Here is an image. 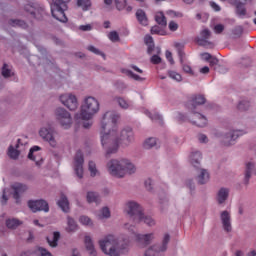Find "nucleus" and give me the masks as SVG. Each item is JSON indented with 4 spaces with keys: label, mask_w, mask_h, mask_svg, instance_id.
<instances>
[{
    "label": "nucleus",
    "mask_w": 256,
    "mask_h": 256,
    "mask_svg": "<svg viewBox=\"0 0 256 256\" xmlns=\"http://www.w3.org/2000/svg\"><path fill=\"white\" fill-rule=\"evenodd\" d=\"M125 229H128V231L132 232V238L136 239L138 243L141 245H150V243L155 239V234L154 233H149V234H137L135 232V226H131L129 224H125Z\"/></svg>",
    "instance_id": "obj_10"
},
{
    "label": "nucleus",
    "mask_w": 256,
    "mask_h": 256,
    "mask_svg": "<svg viewBox=\"0 0 256 256\" xmlns=\"http://www.w3.org/2000/svg\"><path fill=\"white\" fill-rule=\"evenodd\" d=\"M209 39H211V30L204 29L200 32V36L195 38V41L200 47L209 49V47H213V43Z\"/></svg>",
    "instance_id": "obj_15"
},
{
    "label": "nucleus",
    "mask_w": 256,
    "mask_h": 256,
    "mask_svg": "<svg viewBox=\"0 0 256 256\" xmlns=\"http://www.w3.org/2000/svg\"><path fill=\"white\" fill-rule=\"evenodd\" d=\"M168 77H170V79H173L174 81H177L178 83H180V81H183V76L175 71H168Z\"/></svg>",
    "instance_id": "obj_42"
},
{
    "label": "nucleus",
    "mask_w": 256,
    "mask_h": 256,
    "mask_svg": "<svg viewBox=\"0 0 256 256\" xmlns=\"http://www.w3.org/2000/svg\"><path fill=\"white\" fill-rule=\"evenodd\" d=\"M85 248L90 256H97V250L95 249V244L91 236H85L84 238Z\"/></svg>",
    "instance_id": "obj_26"
},
{
    "label": "nucleus",
    "mask_w": 256,
    "mask_h": 256,
    "mask_svg": "<svg viewBox=\"0 0 256 256\" xmlns=\"http://www.w3.org/2000/svg\"><path fill=\"white\" fill-rule=\"evenodd\" d=\"M79 221L82 225H87L88 227L93 226V221L91 218H89V216H81Z\"/></svg>",
    "instance_id": "obj_48"
},
{
    "label": "nucleus",
    "mask_w": 256,
    "mask_h": 256,
    "mask_svg": "<svg viewBox=\"0 0 256 256\" xmlns=\"http://www.w3.org/2000/svg\"><path fill=\"white\" fill-rule=\"evenodd\" d=\"M208 61L210 63V67H215V65H217L219 63V59H217L216 57H213V56Z\"/></svg>",
    "instance_id": "obj_64"
},
{
    "label": "nucleus",
    "mask_w": 256,
    "mask_h": 256,
    "mask_svg": "<svg viewBox=\"0 0 256 256\" xmlns=\"http://www.w3.org/2000/svg\"><path fill=\"white\" fill-rule=\"evenodd\" d=\"M205 101V96L196 95L193 96L186 104L187 109L191 112L188 119L193 125H196V127H207V117L199 112H196L197 107L200 105H205Z\"/></svg>",
    "instance_id": "obj_4"
},
{
    "label": "nucleus",
    "mask_w": 256,
    "mask_h": 256,
    "mask_svg": "<svg viewBox=\"0 0 256 256\" xmlns=\"http://www.w3.org/2000/svg\"><path fill=\"white\" fill-rule=\"evenodd\" d=\"M127 75L129 77H131L132 79H134L135 81H145V78L133 73V71H131V70L127 71Z\"/></svg>",
    "instance_id": "obj_50"
},
{
    "label": "nucleus",
    "mask_w": 256,
    "mask_h": 256,
    "mask_svg": "<svg viewBox=\"0 0 256 256\" xmlns=\"http://www.w3.org/2000/svg\"><path fill=\"white\" fill-rule=\"evenodd\" d=\"M155 21L158 25H161V27H167V18L163 12H157L155 14Z\"/></svg>",
    "instance_id": "obj_36"
},
{
    "label": "nucleus",
    "mask_w": 256,
    "mask_h": 256,
    "mask_svg": "<svg viewBox=\"0 0 256 256\" xmlns=\"http://www.w3.org/2000/svg\"><path fill=\"white\" fill-rule=\"evenodd\" d=\"M152 35H161V27L155 25L151 28Z\"/></svg>",
    "instance_id": "obj_60"
},
{
    "label": "nucleus",
    "mask_w": 256,
    "mask_h": 256,
    "mask_svg": "<svg viewBox=\"0 0 256 256\" xmlns=\"http://www.w3.org/2000/svg\"><path fill=\"white\" fill-rule=\"evenodd\" d=\"M93 29V26L91 24L86 25H80L79 30L80 31H91Z\"/></svg>",
    "instance_id": "obj_61"
},
{
    "label": "nucleus",
    "mask_w": 256,
    "mask_h": 256,
    "mask_svg": "<svg viewBox=\"0 0 256 256\" xmlns=\"http://www.w3.org/2000/svg\"><path fill=\"white\" fill-rule=\"evenodd\" d=\"M222 31H225V26L223 24H217L214 26V32L219 35Z\"/></svg>",
    "instance_id": "obj_56"
},
{
    "label": "nucleus",
    "mask_w": 256,
    "mask_h": 256,
    "mask_svg": "<svg viewBox=\"0 0 256 256\" xmlns=\"http://www.w3.org/2000/svg\"><path fill=\"white\" fill-rule=\"evenodd\" d=\"M88 169L90 171L91 177H96V175L99 173V171H97V165L93 161L89 162Z\"/></svg>",
    "instance_id": "obj_44"
},
{
    "label": "nucleus",
    "mask_w": 256,
    "mask_h": 256,
    "mask_svg": "<svg viewBox=\"0 0 256 256\" xmlns=\"http://www.w3.org/2000/svg\"><path fill=\"white\" fill-rule=\"evenodd\" d=\"M117 121H119V114L108 111L103 115L101 123V143L103 149L106 150V157H111L119 151V143L121 145H131L135 141V133L133 128L126 127L117 136Z\"/></svg>",
    "instance_id": "obj_1"
},
{
    "label": "nucleus",
    "mask_w": 256,
    "mask_h": 256,
    "mask_svg": "<svg viewBox=\"0 0 256 256\" xmlns=\"http://www.w3.org/2000/svg\"><path fill=\"white\" fill-rule=\"evenodd\" d=\"M186 187L190 189V191H195V182L193 179L186 180Z\"/></svg>",
    "instance_id": "obj_57"
},
{
    "label": "nucleus",
    "mask_w": 256,
    "mask_h": 256,
    "mask_svg": "<svg viewBox=\"0 0 256 256\" xmlns=\"http://www.w3.org/2000/svg\"><path fill=\"white\" fill-rule=\"evenodd\" d=\"M168 28L171 31H177L179 29V24H177L175 21H170L168 24Z\"/></svg>",
    "instance_id": "obj_58"
},
{
    "label": "nucleus",
    "mask_w": 256,
    "mask_h": 256,
    "mask_svg": "<svg viewBox=\"0 0 256 256\" xmlns=\"http://www.w3.org/2000/svg\"><path fill=\"white\" fill-rule=\"evenodd\" d=\"M13 75V72L9 69V65L4 64L2 67V76L5 77V79L11 77Z\"/></svg>",
    "instance_id": "obj_47"
},
{
    "label": "nucleus",
    "mask_w": 256,
    "mask_h": 256,
    "mask_svg": "<svg viewBox=\"0 0 256 256\" xmlns=\"http://www.w3.org/2000/svg\"><path fill=\"white\" fill-rule=\"evenodd\" d=\"M69 3H71V0H52L51 14L56 21L60 23H67L69 21V18L65 15V11L69 9Z\"/></svg>",
    "instance_id": "obj_5"
},
{
    "label": "nucleus",
    "mask_w": 256,
    "mask_h": 256,
    "mask_svg": "<svg viewBox=\"0 0 256 256\" xmlns=\"http://www.w3.org/2000/svg\"><path fill=\"white\" fill-rule=\"evenodd\" d=\"M99 245L105 255L121 256L129 251V238L108 235L99 241Z\"/></svg>",
    "instance_id": "obj_2"
},
{
    "label": "nucleus",
    "mask_w": 256,
    "mask_h": 256,
    "mask_svg": "<svg viewBox=\"0 0 256 256\" xmlns=\"http://www.w3.org/2000/svg\"><path fill=\"white\" fill-rule=\"evenodd\" d=\"M108 38L110 39V41H112V43H117L120 40L119 33H117V31H111L108 34Z\"/></svg>",
    "instance_id": "obj_49"
},
{
    "label": "nucleus",
    "mask_w": 256,
    "mask_h": 256,
    "mask_svg": "<svg viewBox=\"0 0 256 256\" xmlns=\"http://www.w3.org/2000/svg\"><path fill=\"white\" fill-rule=\"evenodd\" d=\"M8 24L11 25V27H20L21 29H27L28 27L27 22L19 19H10Z\"/></svg>",
    "instance_id": "obj_35"
},
{
    "label": "nucleus",
    "mask_w": 256,
    "mask_h": 256,
    "mask_svg": "<svg viewBox=\"0 0 256 256\" xmlns=\"http://www.w3.org/2000/svg\"><path fill=\"white\" fill-rule=\"evenodd\" d=\"M145 44L147 45V53L151 55L153 53V49H155V42L153 41V37L151 36H146L145 39Z\"/></svg>",
    "instance_id": "obj_38"
},
{
    "label": "nucleus",
    "mask_w": 256,
    "mask_h": 256,
    "mask_svg": "<svg viewBox=\"0 0 256 256\" xmlns=\"http://www.w3.org/2000/svg\"><path fill=\"white\" fill-rule=\"evenodd\" d=\"M85 163V158L83 157V152L78 150L74 157V171L79 177V179H83V164Z\"/></svg>",
    "instance_id": "obj_17"
},
{
    "label": "nucleus",
    "mask_w": 256,
    "mask_h": 256,
    "mask_svg": "<svg viewBox=\"0 0 256 256\" xmlns=\"http://www.w3.org/2000/svg\"><path fill=\"white\" fill-rule=\"evenodd\" d=\"M135 15L140 25H143L144 27H147V25H149V18H147V13H145V10L138 9Z\"/></svg>",
    "instance_id": "obj_27"
},
{
    "label": "nucleus",
    "mask_w": 256,
    "mask_h": 256,
    "mask_svg": "<svg viewBox=\"0 0 256 256\" xmlns=\"http://www.w3.org/2000/svg\"><path fill=\"white\" fill-rule=\"evenodd\" d=\"M198 141L200 143H207L208 139H207V135L205 134H199L198 135Z\"/></svg>",
    "instance_id": "obj_63"
},
{
    "label": "nucleus",
    "mask_w": 256,
    "mask_h": 256,
    "mask_svg": "<svg viewBox=\"0 0 256 256\" xmlns=\"http://www.w3.org/2000/svg\"><path fill=\"white\" fill-rule=\"evenodd\" d=\"M24 10L26 13H30L34 19H42L43 14L45 13V8L39 4H26L24 6Z\"/></svg>",
    "instance_id": "obj_16"
},
{
    "label": "nucleus",
    "mask_w": 256,
    "mask_h": 256,
    "mask_svg": "<svg viewBox=\"0 0 256 256\" xmlns=\"http://www.w3.org/2000/svg\"><path fill=\"white\" fill-rule=\"evenodd\" d=\"M37 255V247L34 249L26 250L20 254V256H33Z\"/></svg>",
    "instance_id": "obj_54"
},
{
    "label": "nucleus",
    "mask_w": 256,
    "mask_h": 256,
    "mask_svg": "<svg viewBox=\"0 0 256 256\" xmlns=\"http://www.w3.org/2000/svg\"><path fill=\"white\" fill-rule=\"evenodd\" d=\"M151 63H153L154 65H159V63H161V57H159L158 55H153L151 57Z\"/></svg>",
    "instance_id": "obj_62"
},
{
    "label": "nucleus",
    "mask_w": 256,
    "mask_h": 256,
    "mask_svg": "<svg viewBox=\"0 0 256 256\" xmlns=\"http://www.w3.org/2000/svg\"><path fill=\"white\" fill-rule=\"evenodd\" d=\"M171 241V235L165 234L161 244H154L150 246L146 252L145 256H165L169 242Z\"/></svg>",
    "instance_id": "obj_7"
},
{
    "label": "nucleus",
    "mask_w": 256,
    "mask_h": 256,
    "mask_svg": "<svg viewBox=\"0 0 256 256\" xmlns=\"http://www.w3.org/2000/svg\"><path fill=\"white\" fill-rule=\"evenodd\" d=\"M116 3V9L118 11H121L122 9H125V6L127 5V0H115Z\"/></svg>",
    "instance_id": "obj_51"
},
{
    "label": "nucleus",
    "mask_w": 256,
    "mask_h": 256,
    "mask_svg": "<svg viewBox=\"0 0 256 256\" xmlns=\"http://www.w3.org/2000/svg\"><path fill=\"white\" fill-rule=\"evenodd\" d=\"M55 117L56 121H58L61 127L64 129H69L71 128V125H73V118L71 117V113H69V111H67L65 108H57L55 110Z\"/></svg>",
    "instance_id": "obj_8"
},
{
    "label": "nucleus",
    "mask_w": 256,
    "mask_h": 256,
    "mask_svg": "<svg viewBox=\"0 0 256 256\" xmlns=\"http://www.w3.org/2000/svg\"><path fill=\"white\" fill-rule=\"evenodd\" d=\"M86 200L87 203H97L99 201V193L93 191L87 192Z\"/></svg>",
    "instance_id": "obj_37"
},
{
    "label": "nucleus",
    "mask_w": 256,
    "mask_h": 256,
    "mask_svg": "<svg viewBox=\"0 0 256 256\" xmlns=\"http://www.w3.org/2000/svg\"><path fill=\"white\" fill-rule=\"evenodd\" d=\"M99 112V101L93 97L88 96L85 98L83 105L81 106L80 117L84 121H89L93 118V115Z\"/></svg>",
    "instance_id": "obj_6"
},
{
    "label": "nucleus",
    "mask_w": 256,
    "mask_h": 256,
    "mask_svg": "<svg viewBox=\"0 0 256 256\" xmlns=\"http://www.w3.org/2000/svg\"><path fill=\"white\" fill-rule=\"evenodd\" d=\"M101 213L104 219H109V217H111V211L107 207L102 208Z\"/></svg>",
    "instance_id": "obj_55"
},
{
    "label": "nucleus",
    "mask_w": 256,
    "mask_h": 256,
    "mask_svg": "<svg viewBox=\"0 0 256 256\" xmlns=\"http://www.w3.org/2000/svg\"><path fill=\"white\" fill-rule=\"evenodd\" d=\"M8 155H9L10 159H18L19 158V150L14 149L13 146H10L8 148Z\"/></svg>",
    "instance_id": "obj_45"
},
{
    "label": "nucleus",
    "mask_w": 256,
    "mask_h": 256,
    "mask_svg": "<svg viewBox=\"0 0 256 256\" xmlns=\"http://www.w3.org/2000/svg\"><path fill=\"white\" fill-rule=\"evenodd\" d=\"M88 51H90L91 53H94L95 55H101V57H105V53L95 48V46H88Z\"/></svg>",
    "instance_id": "obj_53"
},
{
    "label": "nucleus",
    "mask_w": 256,
    "mask_h": 256,
    "mask_svg": "<svg viewBox=\"0 0 256 256\" xmlns=\"http://www.w3.org/2000/svg\"><path fill=\"white\" fill-rule=\"evenodd\" d=\"M35 151H41V147L33 146L28 153V159L35 161L37 167H41V165H43V158L37 159V156L33 155Z\"/></svg>",
    "instance_id": "obj_28"
},
{
    "label": "nucleus",
    "mask_w": 256,
    "mask_h": 256,
    "mask_svg": "<svg viewBox=\"0 0 256 256\" xmlns=\"http://www.w3.org/2000/svg\"><path fill=\"white\" fill-rule=\"evenodd\" d=\"M28 207L32 213H37L39 211H44V213H49V203L47 201L40 200H29Z\"/></svg>",
    "instance_id": "obj_13"
},
{
    "label": "nucleus",
    "mask_w": 256,
    "mask_h": 256,
    "mask_svg": "<svg viewBox=\"0 0 256 256\" xmlns=\"http://www.w3.org/2000/svg\"><path fill=\"white\" fill-rule=\"evenodd\" d=\"M135 223H145L148 227H154L155 219L149 215H145L143 212L140 214V217L135 221Z\"/></svg>",
    "instance_id": "obj_29"
},
{
    "label": "nucleus",
    "mask_w": 256,
    "mask_h": 256,
    "mask_svg": "<svg viewBox=\"0 0 256 256\" xmlns=\"http://www.w3.org/2000/svg\"><path fill=\"white\" fill-rule=\"evenodd\" d=\"M125 213H127V215H129L130 219H132V221L135 223L138 218L141 217V215L143 214V208L141 207V205H139V203L135 202V201H129L125 204V209H124Z\"/></svg>",
    "instance_id": "obj_9"
},
{
    "label": "nucleus",
    "mask_w": 256,
    "mask_h": 256,
    "mask_svg": "<svg viewBox=\"0 0 256 256\" xmlns=\"http://www.w3.org/2000/svg\"><path fill=\"white\" fill-rule=\"evenodd\" d=\"M57 205L58 207H60L63 213H69V211L71 210V208L69 207V199L63 192H61L60 194V199L57 201Z\"/></svg>",
    "instance_id": "obj_25"
},
{
    "label": "nucleus",
    "mask_w": 256,
    "mask_h": 256,
    "mask_svg": "<svg viewBox=\"0 0 256 256\" xmlns=\"http://www.w3.org/2000/svg\"><path fill=\"white\" fill-rule=\"evenodd\" d=\"M11 187L14 191L13 199H15L17 205H19V203H21V195H23V193H26L29 187H27V185L23 183H15Z\"/></svg>",
    "instance_id": "obj_19"
},
{
    "label": "nucleus",
    "mask_w": 256,
    "mask_h": 256,
    "mask_svg": "<svg viewBox=\"0 0 256 256\" xmlns=\"http://www.w3.org/2000/svg\"><path fill=\"white\" fill-rule=\"evenodd\" d=\"M166 59L171 65H175V60H173V54L169 50L166 51Z\"/></svg>",
    "instance_id": "obj_59"
},
{
    "label": "nucleus",
    "mask_w": 256,
    "mask_h": 256,
    "mask_svg": "<svg viewBox=\"0 0 256 256\" xmlns=\"http://www.w3.org/2000/svg\"><path fill=\"white\" fill-rule=\"evenodd\" d=\"M20 225H23V222H21L19 219L9 218L6 220V227L8 229H17V227Z\"/></svg>",
    "instance_id": "obj_33"
},
{
    "label": "nucleus",
    "mask_w": 256,
    "mask_h": 256,
    "mask_svg": "<svg viewBox=\"0 0 256 256\" xmlns=\"http://www.w3.org/2000/svg\"><path fill=\"white\" fill-rule=\"evenodd\" d=\"M39 135L44 141H48L51 147H57V141L55 140V130L51 127H42L39 130Z\"/></svg>",
    "instance_id": "obj_14"
},
{
    "label": "nucleus",
    "mask_w": 256,
    "mask_h": 256,
    "mask_svg": "<svg viewBox=\"0 0 256 256\" xmlns=\"http://www.w3.org/2000/svg\"><path fill=\"white\" fill-rule=\"evenodd\" d=\"M156 145H157L156 138H148L144 143L145 149H153V147H155Z\"/></svg>",
    "instance_id": "obj_43"
},
{
    "label": "nucleus",
    "mask_w": 256,
    "mask_h": 256,
    "mask_svg": "<svg viewBox=\"0 0 256 256\" xmlns=\"http://www.w3.org/2000/svg\"><path fill=\"white\" fill-rule=\"evenodd\" d=\"M59 99L62 105H64V107H67L69 111H76L77 107H79L77 97L73 94H62Z\"/></svg>",
    "instance_id": "obj_12"
},
{
    "label": "nucleus",
    "mask_w": 256,
    "mask_h": 256,
    "mask_svg": "<svg viewBox=\"0 0 256 256\" xmlns=\"http://www.w3.org/2000/svg\"><path fill=\"white\" fill-rule=\"evenodd\" d=\"M238 111H249L251 109V101L248 99H242L238 102L237 105Z\"/></svg>",
    "instance_id": "obj_34"
},
{
    "label": "nucleus",
    "mask_w": 256,
    "mask_h": 256,
    "mask_svg": "<svg viewBox=\"0 0 256 256\" xmlns=\"http://www.w3.org/2000/svg\"><path fill=\"white\" fill-rule=\"evenodd\" d=\"M115 100L121 109H129V107H131V103L125 100L123 97H116Z\"/></svg>",
    "instance_id": "obj_40"
},
{
    "label": "nucleus",
    "mask_w": 256,
    "mask_h": 256,
    "mask_svg": "<svg viewBox=\"0 0 256 256\" xmlns=\"http://www.w3.org/2000/svg\"><path fill=\"white\" fill-rule=\"evenodd\" d=\"M203 159V156L201 155V152L194 151L190 154V163L193 166L194 169H199L201 167V160Z\"/></svg>",
    "instance_id": "obj_24"
},
{
    "label": "nucleus",
    "mask_w": 256,
    "mask_h": 256,
    "mask_svg": "<svg viewBox=\"0 0 256 256\" xmlns=\"http://www.w3.org/2000/svg\"><path fill=\"white\" fill-rule=\"evenodd\" d=\"M180 65L184 73H187V75H195V72H193V69L191 68V66H189V64H185V62H180Z\"/></svg>",
    "instance_id": "obj_46"
},
{
    "label": "nucleus",
    "mask_w": 256,
    "mask_h": 256,
    "mask_svg": "<svg viewBox=\"0 0 256 256\" xmlns=\"http://www.w3.org/2000/svg\"><path fill=\"white\" fill-rule=\"evenodd\" d=\"M79 229V225H77V222L72 217H67V227L66 231L67 233H75Z\"/></svg>",
    "instance_id": "obj_30"
},
{
    "label": "nucleus",
    "mask_w": 256,
    "mask_h": 256,
    "mask_svg": "<svg viewBox=\"0 0 256 256\" xmlns=\"http://www.w3.org/2000/svg\"><path fill=\"white\" fill-rule=\"evenodd\" d=\"M145 113L148 115V117H149L152 121H154V122H156V123H159V125H163V116H161V115H159V114H157V113L152 114V113L149 112V111H146Z\"/></svg>",
    "instance_id": "obj_39"
},
{
    "label": "nucleus",
    "mask_w": 256,
    "mask_h": 256,
    "mask_svg": "<svg viewBox=\"0 0 256 256\" xmlns=\"http://www.w3.org/2000/svg\"><path fill=\"white\" fill-rule=\"evenodd\" d=\"M78 7H81L83 11H88L91 7V0H77Z\"/></svg>",
    "instance_id": "obj_41"
},
{
    "label": "nucleus",
    "mask_w": 256,
    "mask_h": 256,
    "mask_svg": "<svg viewBox=\"0 0 256 256\" xmlns=\"http://www.w3.org/2000/svg\"><path fill=\"white\" fill-rule=\"evenodd\" d=\"M256 175V166L253 162L246 163L244 170V185H249V181L252 175Z\"/></svg>",
    "instance_id": "obj_21"
},
{
    "label": "nucleus",
    "mask_w": 256,
    "mask_h": 256,
    "mask_svg": "<svg viewBox=\"0 0 256 256\" xmlns=\"http://www.w3.org/2000/svg\"><path fill=\"white\" fill-rule=\"evenodd\" d=\"M196 170L198 171V175L196 177V181L198 183V185H205V183L209 182V171H207V169L205 168H196Z\"/></svg>",
    "instance_id": "obj_22"
},
{
    "label": "nucleus",
    "mask_w": 256,
    "mask_h": 256,
    "mask_svg": "<svg viewBox=\"0 0 256 256\" xmlns=\"http://www.w3.org/2000/svg\"><path fill=\"white\" fill-rule=\"evenodd\" d=\"M108 173L112 177H117L118 179H123L126 175H133L137 168L131 160L126 158L112 159L107 163Z\"/></svg>",
    "instance_id": "obj_3"
},
{
    "label": "nucleus",
    "mask_w": 256,
    "mask_h": 256,
    "mask_svg": "<svg viewBox=\"0 0 256 256\" xmlns=\"http://www.w3.org/2000/svg\"><path fill=\"white\" fill-rule=\"evenodd\" d=\"M228 199H229V188H225V187L220 188L216 194L217 204L225 207Z\"/></svg>",
    "instance_id": "obj_20"
},
{
    "label": "nucleus",
    "mask_w": 256,
    "mask_h": 256,
    "mask_svg": "<svg viewBox=\"0 0 256 256\" xmlns=\"http://www.w3.org/2000/svg\"><path fill=\"white\" fill-rule=\"evenodd\" d=\"M220 221L223 227V230L226 233H231L233 231V226L231 225V212L223 210L220 213Z\"/></svg>",
    "instance_id": "obj_18"
},
{
    "label": "nucleus",
    "mask_w": 256,
    "mask_h": 256,
    "mask_svg": "<svg viewBox=\"0 0 256 256\" xmlns=\"http://www.w3.org/2000/svg\"><path fill=\"white\" fill-rule=\"evenodd\" d=\"M244 134L245 132L243 130H229L222 135V143L226 147H231V145H235V141Z\"/></svg>",
    "instance_id": "obj_11"
},
{
    "label": "nucleus",
    "mask_w": 256,
    "mask_h": 256,
    "mask_svg": "<svg viewBox=\"0 0 256 256\" xmlns=\"http://www.w3.org/2000/svg\"><path fill=\"white\" fill-rule=\"evenodd\" d=\"M232 33L235 37H241L243 35V26H236Z\"/></svg>",
    "instance_id": "obj_52"
},
{
    "label": "nucleus",
    "mask_w": 256,
    "mask_h": 256,
    "mask_svg": "<svg viewBox=\"0 0 256 256\" xmlns=\"http://www.w3.org/2000/svg\"><path fill=\"white\" fill-rule=\"evenodd\" d=\"M174 47L177 50L180 63L185 62V51H183V49H185V44L181 42H175Z\"/></svg>",
    "instance_id": "obj_32"
},
{
    "label": "nucleus",
    "mask_w": 256,
    "mask_h": 256,
    "mask_svg": "<svg viewBox=\"0 0 256 256\" xmlns=\"http://www.w3.org/2000/svg\"><path fill=\"white\" fill-rule=\"evenodd\" d=\"M59 239H61V233L57 231L53 232L52 238H49V237L46 238L48 245L53 248L59 245Z\"/></svg>",
    "instance_id": "obj_31"
},
{
    "label": "nucleus",
    "mask_w": 256,
    "mask_h": 256,
    "mask_svg": "<svg viewBox=\"0 0 256 256\" xmlns=\"http://www.w3.org/2000/svg\"><path fill=\"white\" fill-rule=\"evenodd\" d=\"M245 5H253V0H241L236 2V13L240 17H245L247 15V9H245Z\"/></svg>",
    "instance_id": "obj_23"
}]
</instances>
